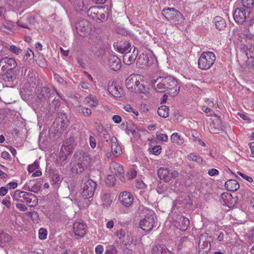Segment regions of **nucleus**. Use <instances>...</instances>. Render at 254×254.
Wrapping results in <instances>:
<instances>
[{"label":"nucleus","instance_id":"f257e3e1","mask_svg":"<svg viewBox=\"0 0 254 254\" xmlns=\"http://www.w3.org/2000/svg\"><path fill=\"white\" fill-rule=\"evenodd\" d=\"M96 185V183L90 179L86 178L83 180L81 185L82 192L80 194V198L78 201V205H83V201L87 205L89 204L88 199L93 196Z\"/></svg>","mask_w":254,"mask_h":254},{"label":"nucleus","instance_id":"f03ea898","mask_svg":"<svg viewBox=\"0 0 254 254\" xmlns=\"http://www.w3.org/2000/svg\"><path fill=\"white\" fill-rule=\"evenodd\" d=\"M140 77L138 74H131L126 80L127 87L132 92L145 93L146 88L145 85L140 83Z\"/></svg>","mask_w":254,"mask_h":254},{"label":"nucleus","instance_id":"7ed1b4c3","mask_svg":"<svg viewBox=\"0 0 254 254\" xmlns=\"http://www.w3.org/2000/svg\"><path fill=\"white\" fill-rule=\"evenodd\" d=\"M12 198L13 200L25 202L30 207L35 206L38 203V199L34 194L19 190L14 192Z\"/></svg>","mask_w":254,"mask_h":254},{"label":"nucleus","instance_id":"20e7f679","mask_svg":"<svg viewBox=\"0 0 254 254\" xmlns=\"http://www.w3.org/2000/svg\"><path fill=\"white\" fill-rule=\"evenodd\" d=\"M216 60L215 54L211 52H203L198 61V66L201 70L209 69Z\"/></svg>","mask_w":254,"mask_h":254},{"label":"nucleus","instance_id":"39448f33","mask_svg":"<svg viewBox=\"0 0 254 254\" xmlns=\"http://www.w3.org/2000/svg\"><path fill=\"white\" fill-rule=\"evenodd\" d=\"M157 220L154 211L148 210L144 217L140 221L139 225L141 228L147 232H150L157 225Z\"/></svg>","mask_w":254,"mask_h":254},{"label":"nucleus","instance_id":"423d86ee","mask_svg":"<svg viewBox=\"0 0 254 254\" xmlns=\"http://www.w3.org/2000/svg\"><path fill=\"white\" fill-rule=\"evenodd\" d=\"M163 77L167 92L172 96L177 95L180 88L177 80L171 76H163Z\"/></svg>","mask_w":254,"mask_h":254},{"label":"nucleus","instance_id":"0eeeda50","mask_svg":"<svg viewBox=\"0 0 254 254\" xmlns=\"http://www.w3.org/2000/svg\"><path fill=\"white\" fill-rule=\"evenodd\" d=\"M74 162L79 169L83 170L84 168L88 166L89 160V154L83 151L76 152L74 155Z\"/></svg>","mask_w":254,"mask_h":254},{"label":"nucleus","instance_id":"6e6552de","mask_svg":"<svg viewBox=\"0 0 254 254\" xmlns=\"http://www.w3.org/2000/svg\"><path fill=\"white\" fill-rule=\"evenodd\" d=\"M75 27L78 35L84 37L88 34L91 29L89 22L85 19H79L75 23Z\"/></svg>","mask_w":254,"mask_h":254},{"label":"nucleus","instance_id":"1a4fd4ad","mask_svg":"<svg viewBox=\"0 0 254 254\" xmlns=\"http://www.w3.org/2000/svg\"><path fill=\"white\" fill-rule=\"evenodd\" d=\"M177 171L170 170L166 168H161L158 170V176L161 180L165 182H169L173 178H176L178 176Z\"/></svg>","mask_w":254,"mask_h":254},{"label":"nucleus","instance_id":"9d476101","mask_svg":"<svg viewBox=\"0 0 254 254\" xmlns=\"http://www.w3.org/2000/svg\"><path fill=\"white\" fill-rule=\"evenodd\" d=\"M97 41L98 42H93L92 45L90 47V51L96 57H97L100 59H102L105 53V49L103 47L100 39H98Z\"/></svg>","mask_w":254,"mask_h":254},{"label":"nucleus","instance_id":"9b49d317","mask_svg":"<svg viewBox=\"0 0 254 254\" xmlns=\"http://www.w3.org/2000/svg\"><path fill=\"white\" fill-rule=\"evenodd\" d=\"M110 170L112 174L118 177L122 182L125 181L124 170L121 164L115 162H112L110 165Z\"/></svg>","mask_w":254,"mask_h":254},{"label":"nucleus","instance_id":"f8f14e48","mask_svg":"<svg viewBox=\"0 0 254 254\" xmlns=\"http://www.w3.org/2000/svg\"><path fill=\"white\" fill-rule=\"evenodd\" d=\"M249 14L247 13V10L243 7H239L235 9L233 13V17L237 23L242 24L249 17Z\"/></svg>","mask_w":254,"mask_h":254},{"label":"nucleus","instance_id":"ddd939ff","mask_svg":"<svg viewBox=\"0 0 254 254\" xmlns=\"http://www.w3.org/2000/svg\"><path fill=\"white\" fill-rule=\"evenodd\" d=\"M150 82L152 86L156 92H167L163 76H159L156 79H152Z\"/></svg>","mask_w":254,"mask_h":254},{"label":"nucleus","instance_id":"4468645a","mask_svg":"<svg viewBox=\"0 0 254 254\" xmlns=\"http://www.w3.org/2000/svg\"><path fill=\"white\" fill-rule=\"evenodd\" d=\"M119 199L121 203L126 207L131 206L133 201L132 194L127 191H123L121 192Z\"/></svg>","mask_w":254,"mask_h":254},{"label":"nucleus","instance_id":"2eb2a0df","mask_svg":"<svg viewBox=\"0 0 254 254\" xmlns=\"http://www.w3.org/2000/svg\"><path fill=\"white\" fill-rule=\"evenodd\" d=\"M87 226L83 222H76L73 226V232L75 236L83 237L86 233Z\"/></svg>","mask_w":254,"mask_h":254},{"label":"nucleus","instance_id":"dca6fc26","mask_svg":"<svg viewBox=\"0 0 254 254\" xmlns=\"http://www.w3.org/2000/svg\"><path fill=\"white\" fill-rule=\"evenodd\" d=\"M108 90L111 95L116 98L121 97L124 95L123 89L113 82L108 85Z\"/></svg>","mask_w":254,"mask_h":254},{"label":"nucleus","instance_id":"f3484780","mask_svg":"<svg viewBox=\"0 0 254 254\" xmlns=\"http://www.w3.org/2000/svg\"><path fill=\"white\" fill-rule=\"evenodd\" d=\"M108 65L111 69L117 71L121 67V62L116 56L111 55L108 57Z\"/></svg>","mask_w":254,"mask_h":254},{"label":"nucleus","instance_id":"a211bd4d","mask_svg":"<svg viewBox=\"0 0 254 254\" xmlns=\"http://www.w3.org/2000/svg\"><path fill=\"white\" fill-rule=\"evenodd\" d=\"M205 237L201 235L198 244L199 254H204L208 253L211 249V244L209 241L204 240Z\"/></svg>","mask_w":254,"mask_h":254},{"label":"nucleus","instance_id":"6ab92c4d","mask_svg":"<svg viewBox=\"0 0 254 254\" xmlns=\"http://www.w3.org/2000/svg\"><path fill=\"white\" fill-rule=\"evenodd\" d=\"M221 203L225 206L231 208L234 206L236 199L230 193L224 192L221 194Z\"/></svg>","mask_w":254,"mask_h":254},{"label":"nucleus","instance_id":"aec40b11","mask_svg":"<svg viewBox=\"0 0 254 254\" xmlns=\"http://www.w3.org/2000/svg\"><path fill=\"white\" fill-rule=\"evenodd\" d=\"M109 143L111 145L112 152L114 155L119 156L122 154V149L116 137L114 136L111 137Z\"/></svg>","mask_w":254,"mask_h":254},{"label":"nucleus","instance_id":"412c9836","mask_svg":"<svg viewBox=\"0 0 254 254\" xmlns=\"http://www.w3.org/2000/svg\"><path fill=\"white\" fill-rule=\"evenodd\" d=\"M177 228L182 231H185L190 225L189 219L183 216L178 217V222L175 224Z\"/></svg>","mask_w":254,"mask_h":254},{"label":"nucleus","instance_id":"4be33fe9","mask_svg":"<svg viewBox=\"0 0 254 254\" xmlns=\"http://www.w3.org/2000/svg\"><path fill=\"white\" fill-rule=\"evenodd\" d=\"M90 3V0H75L73 5L76 10H85Z\"/></svg>","mask_w":254,"mask_h":254},{"label":"nucleus","instance_id":"5701e85b","mask_svg":"<svg viewBox=\"0 0 254 254\" xmlns=\"http://www.w3.org/2000/svg\"><path fill=\"white\" fill-rule=\"evenodd\" d=\"M225 187L229 191H235L239 189L240 185L236 180L230 179L226 182Z\"/></svg>","mask_w":254,"mask_h":254},{"label":"nucleus","instance_id":"b1692460","mask_svg":"<svg viewBox=\"0 0 254 254\" xmlns=\"http://www.w3.org/2000/svg\"><path fill=\"white\" fill-rule=\"evenodd\" d=\"M137 54V52H135V49H134L131 54H130V52L126 54H124L123 56V61L124 63L127 65H130L132 64L136 59Z\"/></svg>","mask_w":254,"mask_h":254},{"label":"nucleus","instance_id":"393cba45","mask_svg":"<svg viewBox=\"0 0 254 254\" xmlns=\"http://www.w3.org/2000/svg\"><path fill=\"white\" fill-rule=\"evenodd\" d=\"M99 11H103V9L100 6H92L88 9L87 14L89 17L97 20Z\"/></svg>","mask_w":254,"mask_h":254},{"label":"nucleus","instance_id":"a878e982","mask_svg":"<svg viewBox=\"0 0 254 254\" xmlns=\"http://www.w3.org/2000/svg\"><path fill=\"white\" fill-rule=\"evenodd\" d=\"M152 254H172V253L165 246L158 245L153 248Z\"/></svg>","mask_w":254,"mask_h":254},{"label":"nucleus","instance_id":"bb28decb","mask_svg":"<svg viewBox=\"0 0 254 254\" xmlns=\"http://www.w3.org/2000/svg\"><path fill=\"white\" fill-rule=\"evenodd\" d=\"M57 122L61 123L62 127H67L69 122L67 115L62 112L59 113L57 118Z\"/></svg>","mask_w":254,"mask_h":254},{"label":"nucleus","instance_id":"cd10ccee","mask_svg":"<svg viewBox=\"0 0 254 254\" xmlns=\"http://www.w3.org/2000/svg\"><path fill=\"white\" fill-rule=\"evenodd\" d=\"M126 133L130 134L135 138H138L139 136V130L137 127L133 124H128L126 129Z\"/></svg>","mask_w":254,"mask_h":254},{"label":"nucleus","instance_id":"c85d7f7f","mask_svg":"<svg viewBox=\"0 0 254 254\" xmlns=\"http://www.w3.org/2000/svg\"><path fill=\"white\" fill-rule=\"evenodd\" d=\"M241 3L243 8L247 10V13L250 14L254 8V0H241Z\"/></svg>","mask_w":254,"mask_h":254},{"label":"nucleus","instance_id":"c756f323","mask_svg":"<svg viewBox=\"0 0 254 254\" xmlns=\"http://www.w3.org/2000/svg\"><path fill=\"white\" fill-rule=\"evenodd\" d=\"M102 205L104 208L109 207L112 203V199L110 194L107 193H104L101 195Z\"/></svg>","mask_w":254,"mask_h":254},{"label":"nucleus","instance_id":"7c9ffc66","mask_svg":"<svg viewBox=\"0 0 254 254\" xmlns=\"http://www.w3.org/2000/svg\"><path fill=\"white\" fill-rule=\"evenodd\" d=\"M170 22L176 25H180L184 21L183 15L178 10L175 12V15L170 20Z\"/></svg>","mask_w":254,"mask_h":254},{"label":"nucleus","instance_id":"2f4dec72","mask_svg":"<svg viewBox=\"0 0 254 254\" xmlns=\"http://www.w3.org/2000/svg\"><path fill=\"white\" fill-rule=\"evenodd\" d=\"M75 145L76 142L73 136H70L64 141L62 146L66 149L68 148V150L72 152Z\"/></svg>","mask_w":254,"mask_h":254},{"label":"nucleus","instance_id":"473e14b6","mask_svg":"<svg viewBox=\"0 0 254 254\" xmlns=\"http://www.w3.org/2000/svg\"><path fill=\"white\" fill-rule=\"evenodd\" d=\"M31 19L32 17L29 15H24L17 21V24L22 28L29 29L28 23L31 22Z\"/></svg>","mask_w":254,"mask_h":254},{"label":"nucleus","instance_id":"72a5a7b5","mask_svg":"<svg viewBox=\"0 0 254 254\" xmlns=\"http://www.w3.org/2000/svg\"><path fill=\"white\" fill-rule=\"evenodd\" d=\"M177 10L174 8L165 7L162 10V13L166 19L170 21L175 15Z\"/></svg>","mask_w":254,"mask_h":254},{"label":"nucleus","instance_id":"f704fd0d","mask_svg":"<svg viewBox=\"0 0 254 254\" xmlns=\"http://www.w3.org/2000/svg\"><path fill=\"white\" fill-rule=\"evenodd\" d=\"M216 28L219 30H223L226 26V23L224 19L220 16H216L213 20Z\"/></svg>","mask_w":254,"mask_h":254},{"label":"nucleus","instance_id":"c9c22d12","mask_svg":"<svg viewBox=\"0 0 254 254\" xmlns=\"http://www.w3.org/2000/svg\"><path fill=\"white\" fill-rule=\"evenodd\" d=\"M137 64L139 66H149L150 64L148 56L146 54H140L137 59Z\"/></svg>","mask_w":254,"mask_h":254},{"label":"nucleus","instance_id":"e433bc0d","mask_svg":"<svg viewBox=\"0 0 254 254\" xmlns=\"http://www.w3.org/2000/svg\"><path fill=\"white\" fill-rule=\"evenodd\" d=\"M0 75L1 79L5 81H13L15 79L13 70L7 69L6 71L3 72Z\"/></svg>","mask_w":254,"mask_h":254},{"label":"nucleus","instance_id":"4c0bfd02","mask_svg":"<svg viewBox=\"0 0 254 254\" xmlns=\"http://www.w3.org/2000/svg\"><path fill=\"white\" fill-rule=\"evenodd\" d=\"M11 240V236L4 233L3 231H0V246L2 247L6 244H8Z\"/></svg>","mask_w":254,"mask_h":254},{"label":"nucleus","instance_id":"58836bf2","mask_svg":"<svg viewBox=\"0 0 254 254\" xmlns=\"http://www.w3.org/2000/svg\"><path fill=\"white\" fill-rule=\"evenodd\" d=\"M68 149L63 146L61 147L60 152V159L62 162L65 161L72 153V152Z\"/></svg>","mask_w":254,"mask_h":254},{"label":"nucleus","instance_id":"ea45409f","mask_svg":"<svg viewBox=\"0 0 254 254\" xmlns=\"http://www.w3.org/2000/svg\"><path fill=\"white\" fill-rule=\"evenodd\" d=\"M117 50L119 52L125 54L130 53L131 50L130 45L128 42H124L117 48Z\"/></svg>","mask_w":254,"mask_h":254},{"label":"nucleus","instance_id":"a19ab883","mask_svg":"<svg viewBox=\"0 0 254 254\" xmlns=\"http://www.w3.org/2000/svg\"><path fill=\"white\" fill-rule=\"evenodd\" d=\"M89 158L88 166H97L100 164V156L98 153H96L93 156L89 154Z\"/></svg>","mask_w":254,"mask_h":254},{"label":"nucleus","instance_id":"79ce46f5","mask_svg":"<svg viewBox=\"0 0 254 254\" xmlns=\"http://www.w3.org/2000/svg\"><path fill=\"white\" fill-rule=\"evenodd\" d=\"M157 113L159 116L167 118L169 116V109L167 106L163 105L158 108Z\"/></svg>","mask_w":254,"mask_h":254},{"label":"nucleus","instance_id":"37998d69","mask_svg":"<svg viewBox=\"0 0 254 254\" xmlns=\"http://www.w3.org/2000/svg\"><path fill=\"white\" fill-rule=\"evenodd\" d=\"M84 101L91 107H96L98 104V101L96 97L92 95H90L89 96L86 97Z\"/></svg>","mask_w":254,"mask_h":254},{"label":"nucleus","instance_id":"c03bdc74","mask_svg":"<svg viewBox=\"0 0 254 254\" xmlns=\"http://www.w3.org/2000/svg\"><path fill=\"white\" fill-rule=\"evenodd\" d=\"M171 140L173 143H175L179 145L183 144L184 142L183 138L177 132L173 133L172 134Z\"/></svg>","mask_w":254,"mask_h":254},{"label":"nucleus","instance_id":"a18cd8bd","mask_svg":"<svg viewBox=\"0 0 254 254\" xmlns=\"http://www.w3.org/2000/svg\"><path fill=\"white\" fill-rule=\"evenodd\" d=\"M23 0H8V4L14 9L20 8Z\"/></svg>","mask_w":254,"mask_h":254},{"label":"nucleus","instance_id":"49530a36","mask_svg":"<svg viewBox=\"0 0 254 254\" xmlns=\"http://www.w3.org/2000/svg\"><path fill=\"white\" fill-rule=\"evenodd\" d=\"M77 110L80 114H82L85 117L90 116L92 113L90 109L81 106L78 107Z\"/></svg>","mask_w":254,"mask_h":254},{"label":"nucleus","instance_id":"de8ad7c7","mask_svg":"<svg viewBox=\"0 0 254 254\" xmlns=\"http://www.w3.org/2000/svg\"><path fill=\"white\" fill-rule=\"evenodd\" d=\"M115 176L113 174H110L107 176L106 183L108 186L110 187L114 186L116 180Z\"/></svg>","mask_w":254,"mask_h":254},{"label":"nucleus","instance_id":"09e8293b","mask_svg":"<svg viewBox=\"0 0 254 254\" xmlns=\"http://www.w3.org/2000/svg\"><path fill=\"white\" fill-rule=\"evenodd\" d=\"M188 159L190 160L195 161L198 163H201L203 161L201 157H200L199 156L196 155V154L193 153H190L189 154Z\"/></svg>","mask_w":254,"mask_h":254},{"label":"nucleus","instance_id":"8fccbe9b","mask_svg":"<svg viewBox=\"0 0 254 254\" xmlns=\"http://www.w3.org/2000/svg\"><path fill=\"white\" fill-rule=\"evenodd\" d=\"M124 108L127 112L133 113L135 116V117H134V118H137L138 115V111L131 107L130 105L127 104L125 105Z\"/></svg>","mask_w":254,"mask_h":254},{"label":"nucleus","instance_id":"3c124183","mask_svg":"<svg viewBox=\"0 0 254 254\" xmlns=\"http://www.w3.org/2000/svg\"><path fill=\"white\" fill-rule=\"evenodd\" d=\"M95 129L97 131V134L99 136V135L102 134V133L104 132H105L106 129L104 128L102 125L100 123H98L97 122L95 123Z\"/></svg>","mask_w":254,"mask_h":254},{"label":"nucleus","instance_id":"603ef678","mask_svg":"<svg viewBox=\"0 0 254 254\" xmlns=\"http://www.w3.org/2000/svg\"><path fill=\"white\" fill-rule=\"evenodd\" d=\"M34 58V54L33 52V51L30 49H28L26 54L24 55V59L25 61H30L32 60H33Z\"/></svg>","mask_w":254,"mask_h":254},{"label":"nucleus","instance_id":"864d4df0","mask_svg":"<svg viewBox=\"0 0 254 254\" xmlns=\"http://www.w3.org/2000/svg\"><path fill=\"white\" fill-rule=\"evenodd\" d=\"M104 254H118V253L115 247L110 245L107 247Z\"/></svg>","mask_w":254,"mask_h":254},{"label":"nucleus","instance_id":"5fc2aeb1","mask_svg":"<svg viewBox=\"0 0 254 254\" xmlns=\"http://www.w3.org/2000/svg\"><path fill=\"white\" fill-rule=\"evenodd\" d=\"M161 147L159 145H156L154 146L153 147L149 148V150L152 153V154L158 155L160 154L161 152Z\"/></svg>","mask_w":254,"mask_h":254},{"label":"nucleus","instance_id":"6e6d98bb","mask_svg":"<svg viewBox=\"0 0 254 254\" xmlns=\"http://www.w3.org/2000/svg\"><path fill=\"white\" fill-rule=\"evenodd\" d=\"M156 137L157 139L167 142L168 140V137L167 134H163L159 132H156Z\"/></svg>","mask_w":254,"mask_h":254},{"label":"nucleus","instance_id":"4d7b16f0","mask_svg":"<svg viewBox=\"0 0 254 254\" xmlns=\"http://www.w3.org/2000/svg\"><path fill=\"white\" fill-rule=\"evenodd\" d=\"M247 49L249 50V53L247 52V51H246V55L247 56L248 58L250 57L251 58L254 59V44L250 46V47L248 48V46H247Z\"/></svg>","mask_w":254,"mask_h":254},{"label":"nucleus","instance_id":"13d9d810","mask_svg":"<svg viewBox=\"0 0 254 254\" xmlns=\"http://www.w3.org/2000/svg\"><path fill=\"white\" fill-rule=\"evenodd\" d=\"M8 50L16 55H19L22 52L21 49L14 45L10 46V47L8 48Z\"/></svg>","mask_w":254,"mask_h":254},{"label":"nucleus","instance_id":"bf43d9fd","mask_svg":"<svg viewBox=\"0 0 254 254\" xmlns=\"http://www.w3.org/2000/svg\"><path fill=\"white\" fill-rule=\"evenodd\" d=\"M47 236V231L45 229L40 228L39 230V238L41 240H45Z\"/></svg>","mask_w":254,"mask_h":254},{"label":"nucleus","instance_id":"052dcab7","mask_svg":"<svg viewBox=\"0 0 254 254\" xmlns=\"http://www.w3.org/2000/svg\"><path fill=\"white\" fill-rule=\"evenodd\" d=\"M246 34L243 33H239L238 34V41L237 42H240L241 43L242 45L245 46V38L246 37Z\"/></svg>","mask_w":254,"mask_h":254},{"label":"nucleus","instance_id":"680f3d73","mask_svg":"<svg viewBox=\"0 0 254 254\" xmlns=\"http://www.w3.org/2000/svg\"><path fill=\"white\" fill-rule=\"evenodd\" d=\"M103 11H99L100 16H98L97 18V21H106L108 18V14L106 13L102 12Z\"/></svg>","mask_w":254,"mask_h":254},{"label":"nucleus","instance_id":"e2e57ef3","mask_svg":"<svg viewBox=\"0 0 254 254\" xmlns=\"http://www.w3.org/2000/svg\"><path fill=\"white\" fill-rule=\"evenodd\" d=\"M39 166L37 162L35 161L32 164L29 165L28 167L29 173L33 172L39 168Z\"/></svg>","mask_w":254,"mask_h":254},{"label":"nucleus","instance_id":"0e129e2a","mask_svg":"<svg viewBox=\"0 0 254 254\" xmlns=\"http://www.w3.org/2000/svg\"><path fill=\"white\" fill-rule=\"evenodd\" d=\"M52 180L54 184L59 185L62 182L60 175L57 174H54L52 175Z\"/></svg>","mask_w":254,"mask_h":254},{"label":"nucleus","instance_id":"69168bd1","mask_svg":"<svg viewBox=\"0 0 254 254\" xmlns=\"http://www.w3.org/2000/svg\"><path fill=\"white\" fill-rule=\"evenodd\" d=\"M201 110L204 113H205L207 116H211L212 115L214 114L213 111L210 109V108L207 107L206 106H203L201 108Z\"/></svg>","mask_w":254,"mask_h":254},{"label":"nucleus","instance_id":"338daca9","mask_svg":"<svg viewBox=\"0 0 254 254\" xmlns=\"http://www.w3.org/2000/svg\"><path fill=\"white\" fill-rule=\"evenodd\" d=\"M100 137H101L103 141H106L107 142H108L110 141V136L107 131L106 130L105 132H103L102 134L99 135Z\"/></svg>","mask_w":254,"mask_h":254},{"label":"nucleus","instance_id":"774afa93","mask_svg":"<svg viewBox=\"0 0 254 254\" xmlns=\"http://www.w3.org/2000/svg\"><path fill=\"white\" fill-rule=\"evenodd\" d=\"M126 233V231L123 229L116 232V235L120 240L123 239L125 237Z\"/></svg>","mask_w":254,"mask_h":254}]
</instances>
